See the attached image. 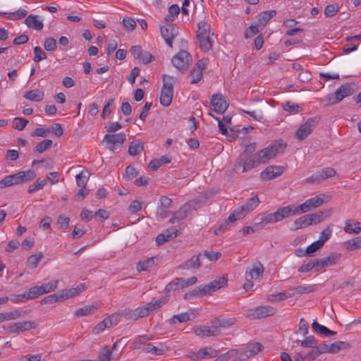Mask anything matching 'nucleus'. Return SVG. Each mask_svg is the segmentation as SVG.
<instances>
[{
  "label": "nucleus",
  "instance_id": "obj_60",
  "mask_svg": "<svg viewBox=\"0 0 361 361\" xmlns=\"http://www.w3.org/2000/svg\"><path fill=\"white\" fill-rule=\"evenodd\" d=\"M34 58L35 62H39L42 60L46 59L47 56V54L39 47H35L34 48Z\"/></svg>",
  "mask_w": 361,
  "mask_h": 361
},
{
  "label": "nucleus",
  "instance_id": "obj_1",
  "mask_svg": "<svg viewBox=\"0 0 361 361\" xmlns=\"http://www.w3.org/2000/svg\"><path fill=\"white\" fill-rule=\"evenodd\" d=\"M228 282L227 277L223 276L218 279L211 281L208 284L200 285L195 288L192 291L188 292L184 295L185 299H190L191 297H202L210 294L221 288L224 287Z\"/></svg>",
  "mask_w": 361,
  "mask_h": 361
},
{
  "label": "nucleus",
  "instance_id": "obj_44",
  "mask_svg": "<svg viewBox=\"0 0 361 361\" xmlns=\"http://www.w3.org/2000/svg\"><path fill=\"white\" fill-rule=\"evenodd\" d=\"M190 320V316L187 312H183L173 315L169 320L170 325H175L177 323H183Z\"/></svg>",
  "mask_w": 361,
  "mask_h": 361
},
{
  "label": "nucleus",
  "instance_id": "obj_20",
  "mask_svg": "<svg viewBox=\"0 0 361 361\" xmlns=\"http://www.w3.org/2000/svg\"><path fill=\"white\" fill-rule=\"evenodd\" d=\"M178 235V229L176 226H172L163 233L159 234L156 238V243L157 245H162L172 239H174Z\"/></svg>",
  "mask_w": 361,
  "mask_h": 361
},
{
  "label": "nucleus",
  "instance_id": "obj_2",
  "mask_svg": "<svg viewBox=\"0 0 361 361\" xmlns=\"http://www.w3.org/2000/svg\"><path fill=\"white\" fill-rule=\"evenodd\" d=\"M211 32V25L204 20L200 21L197 23V39L199 42L200 48L203 51H208L212 49L214 39Z\"/></svg>",
  "mask_w": 361,
  "mask_h": 361
},
{
  "label": "nucleus",
  "instance_id": "obj_36",
  "mask_svg": "<svg viewBox=\"0 0 361 361\" xmlns=\"http://www.w3.org/2000/svg\"><path fill=\"white\" fill-rule=\"evenodd\" d=\"M155 264V258L149 257L143 261H140L137 263V271H148L149 268H152Z\"/></svg>",
  "mask_w": 361,
  "mask_h": 361
},
{
  "label": "nucleus",
  "instance_id": "obj_37",
  "mask_svg": "<svg viewBox=\"0 0 361 361\" xmlns=\"http://www.w3.org/2000/svg\"><path fill=\"white\" fill-rule=\"evenodd\" d=\"M173 91L164 90H161L160 103L164 106H169L172 102Z\"/></svg>",
  "mask_w": 361,
  "mask_h": 361
},
{
  "label": "nucleus",
  "instance_id": "obj_62",
  "mask_svg": "<svg viewBox=\"0 0 361 361\" xmlns=\"http://www.w3.org/2000/svg\"><path fill=\"white\" fill-rule=\"evenodd\" d=\"M44 47L47 51H54L56 49V40L53 37H48L45 39Z\"/></svg>",
  "mask_w": 361,
  "mask_h": 361
},
{
  "label": "nucleus",
  "instance_id": "obj_40",
  "mask_svg": "<svg viewBox=\"0 0 361 361\" xmlns=\"http://www.w3.org/2000/svg\"><path fill=\"white\" fill-rule=\"evenodd\" d=\"M152 336L148 335L137 336L130 344V348L133 350L138 349L142 345H146V343L151 340Z\"/></svg>",
  "mask_w": 361,
  "mask_h": 361
},
{
  "label": "nucleus",
  "instance_id": "obj_63",
  "mask_svg": "<svg viewBox=\"0 0 361 361\" xmlns=\"http://www.w3.org/2000/svg\"><path fill=\"white\" fill-rule=\"evenodd\" d=\"M28 121L24 118L16 117L13 119V128L18 130H23L27 124Z\"/></svg>",
  "mask_w": 361,
  "mask_h": 361
},
{
  "label": "nucleus",
  "instance_id": "obj_28",
  "mask_svg": "<svg viewBox=\"0 0 361 361\" xmlns=\"http://www.w3.org/2000/svg\"><path fill=\"white\" fill-rule=\"evenodd\" d=\"M278 222L276 219V213H264L262 214L260 218V221L255 223V226H257V229H259L262 228L264 224H273Z\"/></svg>",
  "mask_w": 361,
  "mask_h": 361
},
{
  "label": "nucleus",
  "instance_id": "obj_38",
  "mask_svg": "<svg viewBox=\"0 0 361 361\" xmlns=\"http://www.w3.org/2000/svg\"><path fill=\"white\" fill-rule=\"evenodd\" d=\"M294 296L297 294H305L314 292L317 290V285H300L292 288Z\"/></svg>",
  "mask_w": 361,
  "mask_h": 361
},
{
  "label": "nucleus",
  "instance_id": "obj_45",
  "mask_svg": "<svg viewBox=\"0 0 361 361\" xmlns=\"http://www.w3.org/2000/svg\"><path fill=\"white\" fill-rule=\"evenodd\" d=\"M341 255L338 253H331L328 257H324V266L326 267L334 266L341 259Z\"/></svg>",
  "mask_w": 361,
  "mask_h": 361
},
{
  "label": "nucleus",
  "instance_id": "obj_21",
  "mask_svg": "<svg viewBox=\"0 0 361 361\" xmlns=\"http://www.w3.org/2000/svg\"><path fill=\"white\" fill-rule=\"evenodd\" d=\"M26 314L27 311H21L18 309L8 312L0 313V323L6 321L16 320L24 317Z\"/></svg>",
  "mask_w": 361,
  "mask_h": 361
},
{
  "label": "nucleus",
  "instance_id": "obj_18",
  "mask_svg": "<svg viewBox=\"0 0 361 361\" xmlns=\"http://www.w3.org/2000/svg\"><path fill=\"white\" fill-rule=\"evenodd\" d=\"M161 35L165 39L166 44L172 47L173 39L178 35V28L173 25L161 26L160 28Z\"/></svg>",
  "mask_w": 361,
  "mask_h": 361
},
{
  "label": "nucleus",
  "instance_id": "obj_42",
  "mask_svg": "<svg viewBox=\"0 0 361 361\" xmlns=\"http://www.w3.org/2000/svg\"><path fill=\"white\" fill-rule=\"evenodd\" d=\"M144 150V145L140 141L132 142L128 147V153L131 156H136Z\"/></svg>",
  "mask_w": 361,
  "mask_h": 361
},
{
  "label": "nucleus",
  "instance_id": "obj_31",
  "mask_svg": "<svg viewBox=\"0 0 361 361\" xmlns=\"http://www.w3.org/2000/svg\"><path fill=\"white\" fill-rule=\"evenodd\" d=\"M98 308L99 305L97 303H94L91 305H86L81 308L77 309L75 311L74 314L76 317L87 316L94 314L97 310Z\"/></svg>",
  "mask_w": 361,
  "mask_h": 361
},
{
  "label": "nucleus",
  "instance_id": "obj_11",
  "mask_svg": "<svg viewBox=\"0 0 361 361\" xmlns=\"http://www.w3.org/2000/svg\"><path fill=\"white\" fill-rule=\"evenodd\" d=\"M37 324L33 321H24L15 323H11L7 326H4V329L8 333L19 334L29 331L30 329H35L37 327Z\"/></svg>",
  "mask_w": 361,
  "mask_h": 361
},
{
  "label": "nucleus",
  "instance_id": "obj_16",
  "mask_svg": "<svg viewBox=\"0 0 361 361\" xmlns=\"http://www.w3.org/2000/svg\"><path fill=\"white\" fill-rule=\"evenodd\" d=\"M284 171V168L281 166H268L260 173V178L263 181L272 180L280 176Z\"/></svg>",
  "mask_w": 361,
  "mask_h": 361
},
{
  "label": "nucleus",
  "instance_id": "obj_47",
  "mask_svg": "<svg viewBox=\"0 0 361 361\" xmlns=\"http://www.w3.org/2000/svg\"><path fill=\"white\" fill-rule=\"evenodd\" d=\"M283 109L290 114H296L300 112L302 109V107L295 103H291L290 102H286V103L282 104Z\"/></svg>",
  "mask_w": 361,
  "mask_h": 361
},
{
  "label": "nucleus",
  "instance_id": "obj_43",
  "mask_svg": "<svg viewBox=\"0 0 361 361\" xmlns=\"http://www.w3.org/2000/svg\"><path fill=\"white\" fill-rule=\"evenodd\" d=\"M43 258V255L42 252H39L37 254L30 255L26 262L27 266L30 269H35L37 267L39 261Z\"/></svg>",
  "mask_w": 361,
  "mask_h": 361
},
{
  "label": "nucleus",
  "instance_id": "obj_23",
  "mask_svg": "<svg viewBox=\"0 0 361 361\" xmlns=\"http://www.w3.org/2000/svg\"><path fill=\"white\" fill-rule=\"evenodd\" d=\"M190 211V205L188 204L180 207L176 212H173V216L169 219V223L174 224L187 217Z\"/></svg>",
  "mask_w": 361,
  "mask_h": 361
},
{
  "label": "nucleus",
  "instance_id": "obj_49",
  "mask_svg": "<svg viewBox=\"0 0 361 361\" xmlns=\"http://www.w3.org/2000/svg\"><path fill=\"white\" fill-rule=\"evenodd\" d=\"M142 351L157 355H163L164 353V350L162 348L156 347L151 343L146 344L142 348Z\"/></svg>",
  "mask_w": 361,
  "mask_h": 361
},
{
  "label": "nucleus",
  "instance_id": "obj_50",
  "mask_svg": "<svg viewBox=\"0 0 361 361\" xmlns=\"http://www.w3.org/2000/svg\"><path fill=\"white\" fill-rule=\"evenodd\" d=\"M51 145L52 140L49 139H45L35 146L34 151L37 153H43L45 150L50 148Z\"/></svg>",
  "mask_w": 361,
  "mask_h": 361
},
{
  "label": "nucleus",
  "instance_id": "obj_35",
  "mask_svg": "<svg viewBox=\"0 0 361 361\" xmlns=\"http://www.w3.org/2000/svg\"><path fill=\"white\" fill-rule=\"evenodd\" d=\"M343 247L348 251L361 248V236L355 237L343 243Z\"/></svg>",
  "mask_w": 361,
  "mask_h": 361
},
{
  "label": "nucleus",
  "instance_id": "obj_6",
  "mask_svg": "<svg viewBox=\"0 0 361 361\" xmlns=\"http://www.w3.org/2000/svg\"><path fill=\"white\" fill-rule=\"evenodd\" d=\"M355 85L345 83L341 85L334 94L327 96V100L330 104H336L346 97L352 95L355 92Z\"/></svg>",
  "mask_w": 361,
  "mask_h": 361
},
{
  "label": "nucleus",
  "instance_id": "obj_48",
  "mask_svg": "<svg viewBox=\"0 0 361 361\" xmlns=\"http://www.w3.org/2000/svg\"><path fill=\"white\" fill-rule=\"evenodd\" d=\"M59 301H63V297H61L60 292L44 297L41 300L40 303L51 304Z\"/></svg>",
  "mask_w": 361,
  "mask_h": 361
},
{
  "label": "nucleus",
  "instance_id": "obj_9",
  "mask_svg": "<svg viewBox=\"0 0 361 361\" xmlns=\"http://www.w3.org/2000/svg\"><path fill=\"white\" fill-rule=\"evenodd\" d=\"M192 61L191 55L185 50H180L171 60L173 65L180 71L185 72Z\"/></svg>",
  "mask_w": 361,
  "mask_h": 361
},
{
  "label": "nucleus",
  "instance_id": "obj_32",
  "mask_svg": "<svg viewBox=\"0 0 361 361\" xmlns=\"http://www.w3.org/2000/svg\"><path fill=\"white\" fill-rule=\"evenodd\" d=\"M245 154L244 157V166L243 172H247L250 171L252 169H254L255 167L257 166L258 164H259L257 161V157L254 154V156H248L246 155L245 153H243Z\"/></svg>",
  "mask_w": 361,
  "mask_h": 361
},
{
  "label": "nucleus",
  "instance_id": "obj_26",
  "mask_svg": "<svg viewBox=\"0 0 361 361\" xmlns=\"http://www.w3.org/2000/svg\"><path fill=\"white\" fill-rule=\"evenodd\" d=\"M312 224V220L309 214L302 216L293 222L291 231H297L298 229L305 228Z\"/></svg>",
  "mask_w": 361,
  "mask_h": 361
},
{
  "label": "nucleus",
  "instance_id": "obj_17",
  "mask_svg": "<svg viewBox=\"0 0 361 361\" xmlns=\"http://www.w3.org/2000/svg\"><path fill=\"white\" fill-rule=\"evenodd\" d=\"M11 178L14 185H19L35 178L36 173L33 169L22 171L15 174H11Z\"/></svg>",
  "mask_w": 361,
  "mask_h": 361
},
{
  "label": "nucleus",
  "instance_id": "obj_34",
  "mask_svg": "<svg viewBox=\"0 0 361 361\" xmlns=\"http://www.w3.org/2000/svg\"><path fill=\"white\" fill-rule=\"evenodd\" d=\"M274 10L266 11L257 16V25L264 26L267 23L276 15Z\"/></svg>",
  "mask_w": 361,
  "mask_h": 361
},
{
  "label": "nucleus",
  "instance_id": "obj_41",
  "mask_svg": "<svg viewBox=\"0 0 361 361\" xmlns=\"http://www.w3.org/2000/svg\"><path fill=\"white\" fill-rule=\"evenodd\" d=\"M329 347L331 348V353L335 354L342 350L350 348L351 345L348 342L339 341L330 344Z\"/></svg>",
  "mask_w": 361,
  "mask_h": 361
},
{
  "label": "nucleus",
  "instance_id": "obj_8",
  "mask_svg": "<svg viewBox=\"0 0 361 361\" xmlns=\"http://www.w3.org/2000/svg\"><path fill=\"white\" fill-rule=\"evenodd\" d=\"M59 283L58 280H54L41 286H35L27 290L29 300L38 298L39 295L55 290Z\"/></svg>",
  "mask_w": 361,
  "mask_h": 361
},
{
  "label": "nucleus",
  "instance_id": "obj_33",
  "mask_svg": "<svg viewBox=\"0 0 361 361\" xmlns=\"http://www.w3.org/2000/svg\"><path fill=\"white\" fill-rule=\"evenodd\" d=\"M114 317V315H111L109 317H106L103 321L99 322L98 324H97L92 329V333L94 334H98L100 332L103 331L106 328H109L111 326L113 322H112V318Z\"/></svg>",
  "mask_w": 361,
  "mask_h": 361
},
{
  "label": "nucleus",
  "instance_id": "obj_57",
  "mask_svg": "<svg viewBox=\"0 0 361 361\" xmlns=\"http://www.w3.org/2000/svg\"><path fill=\"white\" fill-rule=\"evenodd\" d=\"M317 345V341L314 336H307L301 341V345L304 348H315Z\"/></svg>",
  "mask_w": 361,
  "mask_h": 361
},
{
  "label": "nucleus",
  "instance_id": "obj_58",
  "mask_svg": "<svg viewBox=\"0 0 361 361\" xmlns=\"http://www.w3.org/2000/svg\"><path fill=\"white\" fill-rule=\"evenodd\" d=\"M295 213V215L301 214L302 213L307 212L312 209L310 204H308L307 200L300 205L294 204Z\"/></svg>",
  "mask_w": 361,
  "mask_h": 361
},
{
  "label": "nucleus",
  "instance_id": "obj_39",
  "mask_svg": "<svg viewBox=\"0 0 361 361\" xmlns=\"http://www.w3.org/2000/svg\"><path fill=\"white\" fill-rule=\"evenodd\" d=\"M163 87L161 89L173 91V86L177 82V78L166 74L162 75Z\"/></svg>",
  "mask_w": 361,
  "mask_h": 361
},
{
  "label": "nucleus",
  "instance_id": "obj_4",
  "mask_svg": "<svg viewBox=\"0 0 361 361\" xmlns=\"http://www.w3.org/2000/svg\"><path fill=\"white\" fill-rule=\"evenodd\" d=\"M260 203L259 197L255 195L243 204L240 207L235 209L228 216V220L235 221L243 219L247 214L254 210Z\"/></svg>",
  "mask_w": 361,
  "mask_h": 361
},
{
  "label": "nucleus",
  "instance_id": "obj_19",
  "mask_svg": "<svg viewBox=\"0 0 361 361\" xmlns=\"http://www.w3.org/2000/svg\"><path fill=\"white\" fill-rule=\"evenodd\" d=\"M336 175V171L331 167H326L319 171L316 174L307 179L309 183H319L329 178L334 177Z\"/></svg>",
  "mask_w": 361,
  "mask_h": 361
},
{
  "label": "nucleus",
  "instance_id": "obj_24",
  "mask_svg": "<svg viewBox=\"0 0 361 361\" xmlns=\"http://www.w3.org/2000/svg\"><path fill=\"white\" fill-rule=\"evenodd\" d=\"M360 224L354 219H347L343 228L344 231L348 234H360L361 233Z\"/></svg>",
  "mask_w": 361,
  "mask_h": 361
},
{
  "label": "nucleus",
  "instance_id": "obj_61",
  "mask_svg": "<svg viewBox=\"0 0 361 361\" xmlns=\"http://www.w3.org/2000/svg\"><path fill=\"white\" fill-rule=\"evenodd\" d=\"M324 196L325 195L324 194H322V195H317L312 198L308 199L307 200L308 204H310L312 209L318 207L324 203Z\"/></svg>",
  "mask_w": 361,
  "mask_h": 361
},
{
  "label": "nucleus",
  "instance_id": "obj_22",
  "mask_svg": "<svg viewBox=\"0 0 361 361\" xmlns=\"http://www.w3.org/2000/svg\"><path fill=\"white\" fill-rule=\"evenodd\" d=\"M276 219L279 221H282L284 219L289 217L290 216H295L294 204H289L286 207H281L278 208L275 212Z\"/></svg>",
  "mask_w": 361,
  "mask_h": 361
},
{
  "label": "nucleus",
  "instance_id": "obj_7",
  "mask_svg": "<svg viewBox=\"0 0 361 361\" xmlns=\"http://www.w3.org/2000/svg\"><path fill=\"white\" fill-rule=\"evenodd\" d=\"M263 348L264 346L260 343L252 342L248 343L240 349H234V351L236 352L235 356H238L240 360H244L258 354Z\"/></svg>",
  "mask_w": 361,
  "mask_h": 361
},
{
  "label": "nucleus",
  "instance_id": "obj_64",
  "mask_svg": "<svg viewBox=\"0 0 361 361\" xmlns=\"http://www.w3.org/2000/svg\"><path fill=\"white\" fill-rule=\"evenodd\" d=\"M29 300L27 290L20 294L13 295L11 301L13 303H23Z\"/></svg>",
  "mask_w": 361,
  "mask_h": 361
},
{
  "label": "nucleus",
  "instance_id": "obj_10",
  "mask_svg": "<svg viewBox=\"0 0 361 361\" xmlns=\"http://www.w3.org/2000/svg\"><path fill=\"white\" fill-rule=\"evenodd\" d=\"M197 281L196 276H191L189 279L176 278L166 286L169 292L176 291L195 284Z\"/></svg>",
  "mask_w": 361,
  "mask_h": 361
},
{
  "label": "nucleus",
  "instance_id": "obj_3",
  "mask_svg": "<svg viewBox=\"0 0 361 361\" xmlns=\"http://www.w3.org/2000/svg\"><path fill=\"white\" fill-rule=\"evenodd\" d=\"M286 148V144L282 140L272 142L268 147L258 151L255 156L257 157L259 163H265L267 160L274 159L278 154H281Z\"/></svg>",
  "mask_w": 361,
  "mask_h": 361
},
{
  "label": "nucleus",
  "instance_id": "obj_29",
  "mask_svg": "<svg viewBox=\"0 0 361 361\" xmlns=\"http://www.w3.org/2000/svg\"><path fill=\"white\" fill-rule=\"evenodd\" d=\"M331 213L332 209H328L326 210L319 211L317 213L309 214L312 220V224H317L323 221L324 219L329 217Z\"/></svg>",
  "mask_w": 361,
  "mask_h": 361
},
{
  "label": "nucleus",
  "instance_id": "obj_59",
  "mask_svg": "<svg viewBox=\"0 0 361 361\" xmlns=\"http://www.w3.org/2000/svg\"><path fill=\"white\" fill-rule=\"evenodd\" d=\"M338 5L336 4L327 5L324 9L325 16L326 18H331L334 16L338 11Z\"/></svg>",
  "mask_w": 361,
  "mask_h": 361
},
{
  "label": "nucleus",
  "instance_id": "obj_5",
  "mask_svg": "<svg viewBox=\"0 0 361 361\" xmlns=\"http://www.w3.org/2000/svg\"><path fill=\"white\" fill-rule=\"evenodd\" d=\"M166 301L167 300L165 298H161L154 302H149L144 306H140L135 308L133 310L135 321L145 317L151 312L161 308L164 304H166Z\"/></svg>",
  "mask_w": 361,
  "mask_h": 361
},
{
  "label": "nucleus",
  "instance_id": "obj_54",
  "mask_svg": "<svg viewBox=\"0 0 361 361\" xmlns=\"http://www.w3.org/2000/svg\"><path fill=\"white\" fill-rule=\"evenodd\" d=\"M111 351L107 347H104L99 353L98 361H111Z\"/></svg>",
  "mask_w": 361,
  "mask_h": 361
},
{
  "label": "nucleus",
  "instance_id": "obj_27",
  "mask_svg": "<svg viewBox=\"0 0 361 361\" xmlns=\"http://www.w3.org/2000/svg\"><path fill=\"white\" fill-rule=\"evenodd\" d=\"M201 255V253L197 255H193L191 258L183 262L180 266V268L183 269H199L202 266V263L200 259Z\"/></svg>",
  "mask_w": 361,
  "mask_h": 361
},
{
  "label": "nucleus",
  "instance_id": "obj_15",
  "mask_svg": "<svg viewBox=\"0 0 361 361\" xmlns=\"http://www.w3.org/2000/svg\"><path fill=\"white\" fill-rule=\"evenodd\" d=\"M210 103L213 107L212 110L220 114H224L228 107L226 97L219 93L212 96Z\"/></svg>",
  "mask_w": 361,
  "mask_h": 361
},
{
  "label": "nucleus",
  "instance_id": "obj_25",
  "mask_svg": "<svg viewBox=\"0 0 361 361\" xmlns=\"http://www.w3.org/2000/svg\"><path fill=\"white\" fill-rule=\"evenodd\" d=\"M39 17L36 15L30 14L25 20V23L29 28L36 30H41L43 29L44 24L42 20H39Z\"/></svg>",
  "mask_w": 361,
  "mask_h": 361
},
{
  "label": "nucleus",
  "instance_id": "obj_30",
  "mask_svg": "<svg viewBox=\"0 0 361 361\" xmlns=\"http://www.w3.org/2000/svg\"><path fill=\"white\" fill-rule=\"evenodd\" d=\"M44 92L39 89L27 91L23 94L24 98L32 102H40L44 99Z\"/></svg>",
  "mask_w": 361,
  "mask_h": 361
},
{
  "label": "nucleus",
  "instance_id": "obj_53",
  "mask_svg": "<svg viewBox=\"0 0 361 361\" xmlns=\"http://www.w3.org/2000/svg\"><path fill=\"white\" fill-rule=\"evenodd\" d=\"M271 297L272 300L280 301L294 297V293L293 292L292 288H290L286 292H281L271 295Z\"/></svg>",
  "mask_w": 361,
  "mask_h": 361
},
{
  "label": "nucleus",
  "instance_id": "obj_51",
  "mask_svg": "<svg viewBox=\"0 0 361 361\" xmlns=\"http://www.w3.org/2000/svg\"><path fill=\"white\" fill-rule=\"evenodd\" d=\"M195 333L199 336H210L215 335L214 330L207 326H201L195 330Z\"/></svg>",
  "mask_w": 361,
  "mask_h": 361
},
{
  "label": "nucleus",
  "instance_id": "obj_56",
  "mask_svg": "<svg viewBox=\"0 0 361 361\" xmlns=\"http://www.w3.org/2000/svg\"><path fill=\"white\" fill-rule=\"evenodd\" d=\"M244 157L245 154L241 153L237 158L233 169V172L235 173H243V170L244 166Z\"/></svg>",
  "mask_w": 361,
  "mask_h": 361
},
{
  "label": "nucleus",
  "instance_id": "obj_12",
  "mask_svg": "<svg viewBox=\"0 0 361 361\" xmlns=\"http://www.w3.org/2000/svg\"><path fill=\"white\" fill-rule=\"evenodd\" d=\"M318 122L319 118L317 117L308 118L307 121L302 124L298 129L295 137L300 140L305 139L312 132Z\"/></svg>",
  "mask_w": 361,
  "mask_h": 361
},
{
  "label": "nucleus",
  "instance_id": "obj_46",
  "mask_svg": "<svg viewBox=\"0 0 361 361\" xmlns=\"http://www.w3.org/2000/svg\"><path fill=\"white\" fill-rule=\"evenodd\" d=\"M197 355L200 359H204L206 357H215L217 356V352L211 348H202L198 350Z\"/></svg>",
  "mask_w": 361,
  "mask_h": 361
},
{
  "label": "nucleus",
  "instance_id": "obj_14",
  "mask_svg": "<svg viewBox=\"0 0 361 361\" xmlns=\"http://www.w3.org/2000/svg\"><path fill=\"white\" fill-rule=\"evenodd\" d=\"M126 141V135L120 133L118 134L105 135L103 142L106 145V147L114 152L116 147H121Z\"/></svg>",
  "mask_w": 361,
  "mask_h": 361
},
{
  "label": "nucleus",
  "instance_id": "obj_52",
  "mask_svg": "<svg viewBox=\"0 0 361 361\" xmlns=\"http://www.w3.org/2000/svg\"><path fill=\"white\" fill-rule=\"evenodd\" d=\"M81 292L80 288H71L67 290H63L60 292L61 297H63V301L67 300L68 298H73L78 295Z\"/></svg>",
  "mask_w": 361,
  "mask_h": 361
},
{
  "label": "nucleus",
  "instance_id": "obj_13",
  "mask_svg": "<svg viewBox=\"0 0 361 361\" xmlns=\"http://www.w3.org/2000/svg\"><path fill=\"white\" fill-rule=\"evenodd\" d=\"M274 312V308L271 306H259L248 310L247 317L250 319H259L273 315Z\"/></svg>",
  "mask_w": 361,
  "mask_h": 361
},
{
  "label": "nucleus",
  "instance_id": "obj_55",
  "mask_svg": "<svg viewBox=\"0 0 361 361\" xmlns=\"http://www.w3.org/2000/svg\"><path fill=\"white\" fill-rule=\"evenodd\" d=\"M321 242L322 241L317 240V241L311 243L306 248V253H307L308 257L314 256V253L323 247V245L322 244Z\"/></svg>",
  "mask_w": 361,
  "mask_h": 361
}]
</instances>
